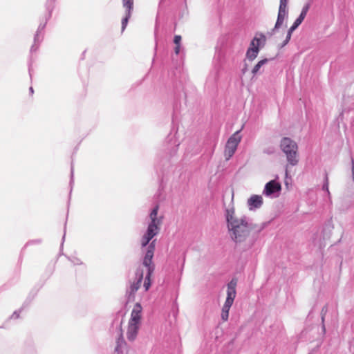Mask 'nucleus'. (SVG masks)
Here are the masks:
<instances>
[{
	"instance_id": "nucleus-1",
	"label": "nucleus",
	"mask_w": 354,
	"mask_h": 354,
	"mask_svg": "<svg viewBox=\"0 0 354 354\" xmlns=\"http://www.w3.org/2000/svg\"><path fill=\"white\" fill-rule=\"evenodd\" d=\"M225 215L229 235L236 244L245 241L251 233L257 236L265 227V223L258 225L245 216L236 217L233 207L227 208Z\"/></svg>"
},
{
	"instance_id": "nucleus-2",
	"label": "nucleus",
	"mask_w": 354,
	"mask_h": 354,
	"mask_svg": "<svg viewBox=\"0 0 354 354\" xmlns=\"http://www.w3.org/2000/svg\"><path fill=\"white\" fill-rule=\"evenodd\" d=\"M159 209V206L156 205L150 212L149 215V222L148 223L147 228L145 233L141 238L140 243L142 248L147 246L149 248V245L154 241L153 240L151 243L150 241L153 239L154 236L159 234L160 230V226L162 223V216H158V212ZM148 248H147V250Z\"/></svg>"
},
{
	"instance_id": "nucleus-3",
	"label": "nucleus",
	"mask_w": 354,
	"mask_h": 354,
	"mask_svg": "<svg viewBox=\"0 0 354 354\" xmlns=\"http://www.w3.org/2000/svg\"><path fill=\"white\" fill-rule=\"evenodd\" d=\"M142 307L140 303H136L131 313L128 322L127 338L129 342H133L137 338L141 325Z\"/></svg>"
},
{
	"instance_id": "nucleus-4",
	"label": "nucleus",
	"mask_w": 354,
	"mask_h": 354,
	"mask_svg": "<svg viewBox=\"0 0 354 354\" xmlns=\"http://www.w3.org/2000/svg\"><path fill=\"white\" fill-rule=\"evenodd\" d=\"M155 251V241L149 246L142 260V265L147 268V273L143 286L145 291H147L151 286V277L154 271L155 265L153 262V257Z\"/></svg>"
},
{
	"instance_id": "nucleus-5",
	"label": "nucleus",
	"mask_w": 354,
	"mask_h": 354,
	"mask_svg": "<svg viewBox=\"0 0 354 354\" xmlns=\"http://www.w3.org/2000/svg\"><path fill=\"white\" fill-rule=\"evenodd\" d=\"M280 147L283 152L286 154L288 163L292 166L297 165L298 147L297 143L289 138H283L281 140Z\"/></svg>"
},
{
	"instance_id": "nucleus-6",
	"label": "nucleus",
	"mask_w": 354,
	"mask_h": 354,
	"mask_svg": "<svg viewBox=\"0 0 354 354\" xmlns=\"http://www.w3.org/2000/svg\"><path fill=\"white\" fill-rule=\"evenodd\" d=\"M237 281L236 279H232L227 286V297L221 312V319L225 322L228 319L229 311L232 306L234 299L236 295V287Z\"/></svg>"
},
{
	"instance_id": "nucleus-7",
	"label": "nucleus",
	"mask_w": 354,
	"mask_h": 354,
	"mask_svg": "<svg viewBox=\"0 0 354 354\" xmlns=\"http://www.w3.org/2000/svg\"><path fill=\"white\" fill-rule=\"evenodd\" d=\"M240 131L241 130L236 131L229 138L226 142L224 151V156L226 160H230L236 151L237 147L241 140Z\"/></svg>"
},
{
	"instance_id": "nucleus-8",
	"label": "nucleus",
	"mask_w": 354,
	"mask_h": 354,
	"mask_svg": "<svg viewBox=\"0 0 354 354\" xmlns=\"http://www.w3.org/2000/svg\"><path fill=\"white\" fill-rule=\"evenodd\" d=\"M288 0H280L277 19L274 28L272 30V33L279 29L283 24L285 19L288 17L287 4Z\"/></svg>"
},
{
	"instance_id": "nucleus-9",
	"label": "nucleus",
	"mask_w": 354,
	"mask_h": 354,
	"mask_svg": "<svg viewBox=\"0 0 354 354\" xmlns=\"http://www.w3.org/2000/svg\"><path fill=\"white\" fill-rule=\"evenodd\" d=\"M281 189V184L275 180L267 183L263 191V194L271 198L278 197Z\"/></svg>"
},
{
	"instance_id": "nucleus-10",
	"label": "nucleus",
	"mask_w": 354,
	"mask_h": 354,
	"mask_svg": "<svg viewBox=\"0 0 354 354\" xmlns=\"http://www.w3.org/2000/svg\"><path fill=\"white\" fill-rule=\"evenodd\" d=\"M136 281L131 283L129 288L127 290L129 300L133 299L135 293L140 287L142 281L143 279V271L138 270L136 273Z\"/></svg>"
},
{
	"instance_id": "nucleus-11",
	"label": "nucleus",
	"mask_w": 354,
	"mask_h": 354,
	"mask_svg": "<svg viewBox=\"0 0 354 354\" xmlns=\"http://www.w3.org/2000/svg\"><path fill=\"white\" fill-rule=\"evenodd\" d=\"M50 17V13L49 12L48 15V18H46V21H47L48 19ZM46 22H45L44 24H40L37 28V30L35 35L34 37V44L31 46L30 52L32 53L34 51H36L41 42L43 39L44 36V30L45 28Z\"/></svg>"
},
{
	"instance_id": "nucleus-12",
	"label": "nucleus",
	"mask_w": 354,
	"mask_h": 354,
	"mask_svg": "<svg viewBox=\"0 0 354 354\" xmlns=\"http://www.w3.org/2000/svg\"><path fill=\"white\" fill-rule=\"evenodd\" d=\"M259 45L260 39L254 37L250 43V47L248 49L246 52V57L249 60L252 61L257 57L259 51Z\"/></svg>"
},
{
	"instance_id": "nucleus-13",
	"label": "nucleus",
	"mask_w": 354,
	"mask_h": 354,
	"mask_svg": "<svg viewBox=\"0 0 354 354\" xmlns=\"http://www.w3.org/2000/svg\"><path fill=\"white\" fill-rule=\"evenodd\" d=\"M179 143L173 135H169L167 138V146L165 150L171 157L177 153Z\"/></svg>"
},
{
	"instance_id": "nucleus-14",
	"label": "nucleus",
	"mask_w": 354,
	"mask_h": 354,
	"mask_svg": "<svg viewBox=\"0 0 354 354\" xmlns=\"http://www.w3.org/2000/svg\"><path fill=\"white\" fill-rule=\"evenodd\" d=\"M263 198L261 195H252L247 201V205L250 210L259 209L263 205Z\"/></svg>"
},
{
	"instance_id": "nucleus-15",
	"label": "nucleus",
	"mask_w": 354,
	"mask_h": 354,
	"mask_svg": "<svg viewBox=\"0 0 354 354\" xmlns=\"http://www.w3.org/2000/svg\"><path fill=\"white\" fill-rule=\"evenodd\" d=\"M127 344L124 339L122 328H120L118 337L116 340V346L115 348V354H123V348Z\"/></svg>"
},
{
	"instance_id": "nucleus-16",
	"label": "nucleus",
	"mask_w": 354,
	"mask_h": 354,
	"mask_svg": "<svg viewBox=\"0 0 354 354\" xmlns=\"http://www.w3.org/2000/svg\"><path fill=\"white\" fill-rule=\"evenodd\" d=\"M268 62V59H261L254 66V68H252V73L253 74V75H257L258 73H261L262 71H261V68H262V66L263 65H265L266 64H267Z\"/></svg>"
},
{
	"instance_id": "nucleus-17",
	"label": "nucleus",
	"mask_w": 354,
	"mask_h": 354,
	"mask_svg": "<svg viewBox=\"0 0 354 354\" xmlns=\"http://www.w3.org/2000/svg\"><path fill=\"white\" fill-rule=\"evenodd\" d=\"M122 4L127 9L126 13L131 14L133 7V0H122Z\"/></svg>"
},
{
	"instance_id": "nucleus-18",
	"label": "nucleus",
	"mask_w": 354,
	"mask_h": 354,
	"mask_svg": "<svg viewBox=\"0 0 354 354\" xmlns=\"http://www.w3.org/2000/svg\"><path fill=\"white\" fill-rule=\"evenodd\" d=\"M304 19V17H301V15H299L296 19V20L295 21V22L293 23L292 26L290 27V30H295L298 28V26L302 23Z\"/></svg>"
},
{
	"instance_id": "nucleus-19",
	"label": "nucleus",
	"mask_w": 354,
	"mask_h": 354,
	"mask_svg": "<svg viewBox=\"0 0 354 354\" xmlns=\"http://www.w3.org/2000/svg\"><path fill=\"white\" fill-rule=\"evenodd\" d=\"M131 14L126 13V16L122 20V32H123L128 24L129 19L131 17Z\"/></svg>"
},
{
	"instance_id": "nucleus-20",
	"label": "nucleus",
	"mask_w": 354,
	"mask_h": 354,
	"mask_svg": "<svg viewBox=\"0 0 354 354\" xmlns=\"http://www.w3.org/2000/svg\"><path fill=\"white\" fill-rule=\"evenodd\" d=\"M294 31L295 30H290V28L288 29V32H287V35H286V39L283 41V44H281V48H283L286 45L288 44V43L289 42V41H290V39L291 38L292 34V32Z\"/></svg>"
},
{
	"instance_id": "nucleus-21",
	"label": "nucleus",
	"mask_w": 354,
	"mask_h": 354,
	"mask_svg": "<svg viewBox=\"0 0 354 354\" xmlns=\"http://www.w3.org/2000/svg\"><path fill=\"white\" fill-rule=\"evenodd\" d=\"M294 31L295 30H290V28L288 29V32H287V35H286V39L283 41V44H281V48H283L286 45L288 44V43L289 42V41H290V39L291 38L292 34V32Z\"/></svg>"
},
{
	"instance_id": "nucleus-22",
	"label": "nucleus",
	"mask_w": 354,
	"mask_h": 354,
	"mask_svg": "<svg viewBox=\"0 0 354 354\" xmlns=\"http://www.w3.org/2000/svg\"><path fill=\"white\" fill-rule=\"evenodd\" d=\"M322 189L324 191H326L328 196L330 195V192L328 189V178L327 175H326V176H325L324 183L322 186Z\"/></svg>"
},
{
	"instance_id": "nucleus-23",
	"label": "nucleus",
	"mask_w": 354,
	"mask_h": 354,
	"mask_svg": "<svg viewBox=\"0 0 354 354\" xmlns=\"http://www.w3.org/2000/svg\"><path fill=\"white\" fill-rule=\"evenodd\" d=\"M308 8H309L308 5L305 6L302 8V10H301V13H300V15H301V17H304V18H305V17H306V14H307V12H308Z\"/></svg>"
},
{
	"instance_id": "nucleus-24",
	"label": "nucleus",
	"mask_w": 354,
	"mask_h": 354,
	"mask_svg": "<svg viewBox=\"0 0 354 354\" xmlns=\"http://www.w3.org/2000/svg\"><path fill=\"white\" fill-rule=\"evenodd\" d=\"M274 151H275L274 147H269V148L265 149L263 150V152L267 154H272L273 153H274Z\"/></svg>"
},
{
	"instance_id": "nucleus-25",
	"label": "nucleus",
	"mask_w": 354,
	"mask_h": 354,
	"mask_svg": "<svg viewBox=\"0 0 354 354\" xmlns=\"http://www.w3.org/2000/svg\"><path fill=\"white\" fill-rule=\"evenodd\" d=\"M181 37L180 35H175L174 42L176 45H180Z\"/></svg>"
},
{
	"instance_id": "nucleus-26",
	"label": "nucleus",
	"mask_w": 354,
	"mask_h": 354,
	"mask_svg": "<svg viewBox=\"0 0 354 354\" xmlns=\"http://www.w3.org/2000/svg\"><path fill=\"white\" fill-rule=\"evenodd\" d=\"M351 165H352V179L354 182V160L351 158Z\"/></svg>"
},
{
	"instance_id": "nucleus-27",
	"label": "nucleus",
	"mask_w": 354,
	"mask_h": 354,
	"mask_svg": "<svg viewBox=\"0 0 354 354\" xmlns=\"http://www.w3.org/2000/svg\"><path fill=\"white\" fill-rule=\"evenodd\" d=\"M19 317V312L16 310L13 313V314L11 316V318H18Z\"/></svg>"
},
{
	"instance_id": "nucleus-28",
	"label": "nucleus",
	"mask_w": 354,
	"mask_h": 354,
	"mask_svg": "<svg viewBox=\"0 0 354 354\" xmlns=\"http://www.w3.org/2000/svg\"><path fill=\"white\" fill-rule=\"evenodd\" d=\"M180 45H176V47L174 48V52L176 55H178L180 53Z\"/></svg>"
},
{
	"instance_id": "nucleus-29",
	"label": "nucleus",
	"mask_w": 354,
	"mask_h": 354,
	"mask_svg": "<svg viewBox=\"0 0 354 354\" xmlns=\"http://www.w3.org/2000/svg\"><path fill=\"white\" fill-rule=\"evenodd\" d=\"M71 261L75 264V265H80V264H82V262L79 259H74L73 260H71Z\"/></svg>"
},
{
	"instance_id": "nucleus-30",
	"label": "nucleus",
	"mask_w": 354,
	"mask_h": 354,
	"mask_svg": "<svg viewBox=\"0 0 354 354\" xmlns=\"http://www.w3.org/2000/svg\"><path fill=\"white\" fill-rule=\"evenodd\" d=\"M71 183L73 182V173H74V169H73V166L72 165L71 166Z\"/></svg>"
},
{
	"instance_id": "nucleus-31",
	"label": "nucleus",
	"mask_w": 354,
	"mask_h": 354,
	"mask_svg": "<svg viewBox=\"0 0 354 354\" xmlns=\"http://www.w3.org/2000/svg\"><path fill=\"white\" fill-rule=\"evenodd\" d=\"M29 91H30V94H32L34 93V90H33V88L32 86L30 87Z\"/></svg>"
},
{
	"instance_id": "nucleus-32",
	"label": "nucleus",
	"mask_w": 354,
	"mask_h": 354,
	"mask_svg": "<svg viewBox=\"0 0 354 354\" xmlns=\"http://www.w3.org/2000/svg\"><path fill=\"white\" fill-rule=\"evenodd\" d=\"M29 74H30V78L32 77V73H31V68L30 67H29Z\"/></svg>"
},
{
	"instance_id": "nucleus-33",
	"label": "nucleus",
	"mask_w": 354,
	"mask_h": 354,
	"mask_svg": "<svg viewBox=\"0 0 354 354\" xmlns=\"http://www.w3.org/2000/svg\"><path fill=\"white\" fill-rule=\"evenodd\" d=\"M246 69H247V68H246V67H245V68H243V73H245Z\"/></svg>"
},
{
	"instance_id": "nucleus-34",
	"label": "nucleus",
	"mask_w": 354,
	"mask_h": 354,
	"mask_svg": "<svg viewBox=\"0 0 354 354\" xmlns=\"http://www.w3.org/2000/svg\"><path fill=\"white\" fill-rule=\"evenodd\" d=\"M322 322H324V315H322Z\"/></svg>"
},
{
	"instance_id": "nucleus-35",
	"label": "nucleus",
	"mask_w": 354,
	"mask_h": 354,
	"mask_svg": "<svg viewBox=\"0 0 354 354\" xmlns=\"http://www.w3.org/2000/svg\"><path fill=\"white\" fill-rule=\"evenodd\" d=\"M65 234H66V233L64 232V236H63V238H62V239H63V240H64V238H65Z\"/></svg>"
},
{
	"instance_id": "nucleus-36",
	"label": "nucleus",
	"mask_w": 354,
	"mask_h": 354,
	"mask_svg": "<svg viewBox=\"0 0 354 354\" xmlns=\"http://www.w3.org/2000/svg\"><path fill=\"white\" fill-rule=\"evenodd\" d=\"M323 330H325V326L323 325Z\"/></svg>"
}]
</instances>
